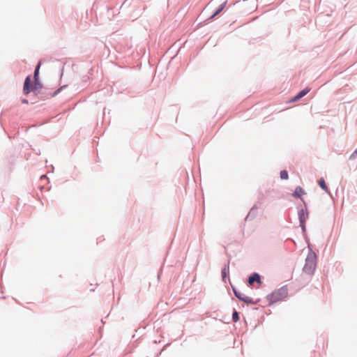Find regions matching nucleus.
<instances>
[{
	"instance_id": "f257e3e1",
	"label": "nucleus",
	"mask_w": 357,
	"mask_h": 357,
	"mask_svg": "<svg viewBox=\"0 0 357 357\" xmlns=\"http://www.w3.org/2000/svg\"><path fill=\"white\" fill-rule=\"evenodd\" d=\"M308 254L305 258L303 271L309 275H314L317 264V255L313 251L310 244L307 245Z\"/></svg>"
},
{
	"instance_id": "f03ea898",
	"label": "nucleus",
	"mask_w": 357,
	"mask_h": 357,
	"mask_svg": "<svg viewBox=\"0 0 357 357\" xmlns=\"http://www.w3.org/2000/svg\"><path fill=\"white\" fill-rule=\"evenodd\" d=\"M288 296V289L287 285H284L282 287L275 289L271 294L266 296L269 305H272L274 303L281 301L287 298Z\"/></svg>"
},
{
	"instance_id": "7ed1b4c3",
	"label": "nucleus",
	"mask_w": 357,
	"mask_h": 357,
	"mask_svg": "<svg viewBox=\"0 0 357 357\" xmlns=\"http://www.w3.org/2000/svg\"><path fill=\"white\" fill-rule=\"evenodd\" d=\"M68 86L67 84H64L59 88H58L56 90L53 91L52 93L47 92V89H45L42 91V89L43 88V84L40 82V79H33V88L35 89V95L38 96L40 94L41 95H46L47 96L50 97H55L57 96L63 89H66Z\"/></svg>"
},
{
	"instance_id": "20e7f679",
	"label": "nucleus",
	"mask_w": 357,
	"mask_h": 357,
	"mask_svg": "<svg viewBox=\"0 0 357 357\" xmlns=\"http://www.w3.org/2000/svg\"><path fill=\"white\" fill-rule=\"evenodd\" d=\"M31 92H33L35 95V89L33 88V80H32L31 75H28L26 77L24 82L23 93L26 96Z\"/></svg>"
},
{
	"instance_id": "39448f33",
	"label": "nucleus",
	"mask_w": 357,
	"mask_h": 357,
	"mask_svg": "<svg viewBox=\"0 0 357 357\" xmlns=\"http://www.w3.org/2000/svg\"><path fill=\"white\" fill-rule=\"evenodd\" d=\"M254 282H256L259 285L262 284L261 276L257 272L251 273L247 278V284L248 287H252Z\"/></svg>"
},
{
	"instance_id": "423d86ee",
	"label": "nucleus",
	"mask_w": 357,
	"mask_h": 357,
	"mask_svg": "<svg viewBox=\"0 0 357 357\" xmlns=\"http://www.w3.org/2000/svg\"><path fill=\"white\" fill-rule=\"evenodd\" d=\"M305 208H302L301 206H298V216L299 221H307L309 217V212L307 208V204L303 203Z\"/></svg>"
},
{
	"instance_id": "0eeeda50",
	"label": "nucleus",
	"mask_w": 357,
	"mask_h": 357,
	"mask_svg": "<svg viewBox=\"0 0 357 357\" xmlns=\"http://www.w3.org/2000/svg\"><path fill=\"white\" fill-rule=\"evenodd\" d=\"M229 262H230V261L228 260L227 262L224 264V266H223V268H222V271H221L222 280L225 283L227 282V279H228L229 281L230 282V280H229Z\"/></svg>"
},
{
	"instance_id": "6e6552de",
	"label": "nucleus",
	"mask_w": 357,
	"mask_h": 357,
	"mask_svg": "<svg viewBox=\"0 0 357 357\" xmlns=\"http://www.w3.org/2000/svg\"><path fill=\"white\" fill-rule=\"evenodd\" d=\"M311 90V89L310 87H305L303 89L301 90L299 92H298L291 99V100L289 101L290 102H296L298 100H299L300 99H301L302 98H303L305 95H307L310 91Z\"/></svg>"
},
{
	"instance_id": "1a4fd4ad",
	"label": "nucleus",
	"mask_w": 357,
	"mask_h": 357,
	"mask_svg": "<svg viewBox=\"0 0 357 357\" xmlns=\"http://www.w3.org/2000/svg\"><path fill=\"white\" fill-rule=\"evenodd\" d=\"M227 4V0L222 3L221 4H220L218 7L213 11V14L206 20H213L216 16H218L222 12V10L225 8Z\"/></svg>"
},
{
	"instance_id": "9d476101",
	"label": "nucleus",
	"mask_w": 357,
	"mask_h": 357,
	"mask_svg": "<svg viewBox=\"0 0 357 357\" xmlns=\"http://www.w3.org/2000/svg\"><path fill=\"white\" fill-rule=\"evenodd\" d=\"M258 213V206L257 204H255L250 210L249 213L246 215L245 220V221H251L254 220Z\"/></svg>"
},
{
	"instance_id": "9b49d317",
	"label": "nucleus",
	"mask_w": 357,
	"mask_h": 357,
	"mask_svg": "<svg viewBox=\"0 0 357 357\" xmlns=\"http://www.w3.org/2000/svg\"><path fill=\"white\" fill-rule=\"evenodd\" d=\"M305 194V192L303 190V188L301 186H297L295 188V190L292 194V196L296 199H300L304 203L305 202L304 199L302 197V196Z\"/></svg>"
},
{
	"instance_id": "f8f14e48",
	"label": "nucleus",
	"mask_w": 357,
	"mask_h": 357,
	"mask_svg": "<svg viewBox=\"0 0 357 357\" xmlns=\"http://www.w3.org/2000/svg\"><path fill=\"white\" fill-rule=\"evenodd\" d=\"M42 65V60H39L37 65L35 67L33 79H40V68Z\"/></svg>"
},
{
	"instance_id": "ddd939ff",
	"label": "nucleus",
	"mask_w": 357,
	"mask_h": 357,
	"mask_svg": "<svg viewBox=\"0 0 357 357\" xmlns=\"http://www.w3.org/2000/svg\"><path fill=\"white\" fill-rule=\"evenodd\" d=\"M230 284H231V289H232V291H233V293H234V296L240 301H241L245 295L243 294L242 293H241L234 285L231 284V282H230Z\"/></svg>"
},
{
	"instance_id": "4468645a",
	"label": "nucleus",
	"mask_w": 357,
	"mask_h": 357,
	"mask_svg": "<svg viewBox=\"0 0 357 357\" xmlns=\"http://www.w3.org/2000/svg\"><path fill=\"white\" fill-rule=\"evenodd\" d=\"M318 184L319 185V187L323 190H324L326 192L328 193V186L326 183V181L324 180V178L323 177L320 178L319 180H318Z\"/></svg>"
},
{
	"instance_id": "2eb2a0df",
	"label": "nucleus",
	"mask_w": 357,
	"mask_h": 357,
	"mask_svg": "<svg viewBox=\"0 0 357 357\" xmlns=\"http://www.w3.org/2000/svg\"><path fill=\"white\" fill-rule=\"evenodd\" d=\"M240 319V313L236 310V309H234L233 310V312H232V321L235 323H236L237 321H238Z\"/></svg>"
},
{
	"instance_id": "dca6fc26",
	"label": "nucleus",
	"mask_w": 357,
	"mask_h": 357,
	"mask_svg": "<svg viewBox=\"0 0 357 357\" xmlns=\"http://www.w3.org/2000/svg\"><path fill=\"white\" fill-rule=\"evenodd\" d=\"M241 302H243L244 303H245L246 305H254V300L249 297V296H244V297L243 298Z\"/></svg>"
},
{
	"instance_id": "f3484780",
	"label": "nucleus",
	"mask_w": 357,
	"mask_h": 357,
	"mask_svg": "<svg viewBox=\"0 0 357 357\" xmlns=\"http://www.w3.org/2000/svg\"><path fill=\"white\" fill-rule=\"evenodd\" d=\"M280 177L282 180H287L289 178L288 172L285 169L281 170L280 172Z\"/></svg>"
},
{
	"instance_id": "a211bd4d",
	"label": "nucleus",
	"mask_w": 357,
	"mask_h": 357,
	"mask_svg": "<svg viewBox=\"0 0 357 357\" xmlns=\"http://www.w3.org/2000/svg\"><path fill=\"white\" fill-rule=\"evenodd\" d=\"M56 62L59 64V70H60V77H61L63 74L65 63L63 61H59V60H56Z\"/></svg>"
},
{
	"instance_id": "6ab92c4d",
	"label": "nucleus",
	"mask_w": 357,
	"mask_h": 357,
	"mask_svg": "<svg viewBox=\"0 0 357 357\" xmlns=\"http://www.w3.org/2000/svg\"><path fill=\"white\" fill-rule=\"evenodd\" d=\"M299 226L301 228L303 236L306 235V221H299Z\"/></svg>"
},
{
	"instance_id": "aec40b11",
	"label": "nucleus",
	"mask_w": 357,
	"mask_h": 357,
	"mask_svg": "<svg viewBox=\"0 0 357 357\" xmlns=\"http://www.w3.org/2000/svg\"><path fill=\"white\" fill-rule=\"evenodd\" d=\"M356 157H357V149H355V151L351 154L349 159L350 160H354Z\"/></svg>"
},
{
	"instance_id": "412c9836",
	"label": "nucleus",
	"mask_w": 357,
	"mask_h": 357,
	"mask_svg": "<svg viewBox=\"0 0 357 357\" xmlns=\"http://www.w3.org/2000/svg\"><path fill=\"white\" fill-rule=\"evenodd\" d=\"M261 301V298H257L256 300H254V305L258 304Z\"/></svg>"
},
{
	"instance_id": "4be33fe9",
	"label": "nucleus",
	"mask_w": 357,
	"mask_h": 357,
	"mask_svg": "<svg viewBox=\"0 0 357 357\" xmlns=\"http://www.w3.org/2000/svg\"><path fill=\"white\" fill-rule=\"evenodd\" d=\"M22 102L24 103V104H28L29 103V100L26 98H23L22 100Z\"/></svg>"
},
{
	"instance_id": "5701e85b",
	"label": "nucleus",
	"mask_w": 357,
	"mask_h": 357,
	"mask_svg": "<svg viewBox=\"0 0 357 357\" xmlns=\"http://www.w3.org/2000/svg\"><path fill=\"white\" fill-rule=\"evenodd\" d=\"M45 176H46L45 175H43V176H41V178H45Z\"/></svg>"
},
{
	"instance_id": "b1692460",
	"label": "nucleus",
	"mask_w": 357,
	"mask_h": 357,
	"mask_svg": "<svg viewBox=\"0 0 357 357\" xmlns=\"http://www.w3.org/2000/svg\"><path fill=\"white\" fill-rule=\"evenodd\" d=\"M45 176H46L45 175H43V176H41V178H45Z\"/></svg>"
},
{
	"instance_id": "393cba45",
	"label": "nucleus",
	"mask_w": 357,
	"mask_h": 357,
	"mask_svg": "<svg viewBox=\"0 0 357 357\" xmlns=\"http://www.w3.org/2000/svg\"><path fill=\"white\" fill-rule=\"evenodd\" d=\"M158 280H160V275H158Z\"/></svg>"
}]
</instances>
